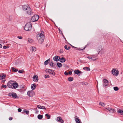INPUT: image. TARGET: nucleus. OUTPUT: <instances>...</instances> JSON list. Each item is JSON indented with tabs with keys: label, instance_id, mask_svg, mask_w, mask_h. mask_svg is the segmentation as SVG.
Masks as SVG:
<instances>
[{
	"label": "nucleus",
	"instance_id": "nucleus-44",
	"mask_svg": "<svg viewBox=\"0 0 123 123\" xmlns=\"http://www.w3.org/2000/svg\"><path fill=\"white\" fill-rule=\"evenodd\" d=\"M64 74L66 75H68V73L67 71H66L64 73Z\"/></svg>",
	"mask_w": 123,
	"mask_h": 123
},
{
	"label": "nucleus",
	"instance_id": "nucleus-14",
	"mask_svg": "<svg viewBox=\"0 0 123 123\" xmlns=\"http://www.w3.org/2000/svg\"><path fill=\"white\" fill-rule=\"evenodd\" d=\"M6 76V75L4 74H0V79L2 80L4 79Z\"/></svg>",
	"mask_w": 123,
	"mask_h": 123
},
{
	"label": "nucleus",
	"instance_id": "nucleus-54",
	"mask_svg": "<svg viewBox=\"0 0 123 123\" xmlns=\"http://www.w3.org/2000/svg\"><path fill=\"white\" fill-rule=\"evenodd\" d=\"M82 72L81 71H79V74H82Z\"/></svg>",
	"mask_w": 123,
	"mask_h": 123
},
{
	"label": "nucleus",
	"instance_id": "nucleus-45",
	"mask_svg": "<svg viewBox=\"0 0 123 123\" xmlns=\"http://www.w3.org/2000/svg\"><path fill=\"white\" fill-rule=\"evenodd\" d=\"M104 52L103 50H101V54H103L104 53Z\"/></svg>",
	"mask_w": 123,
	"mask_h": 123
},
{
	"label": "nucleus",
	"instance_id": "nucleus-31",
	"mask_svg": "<svg viewBox=\"0 0 123 123\" xmlns=\"http://www.w3.org/2000/svg\"><path fill=\"white\" fill-rule=\"evenodd\" d=\"M68 80L69 81H72L73 80V78L72 77H70L68 78Z\"/></svg>",
	"mask_w": 123,
	"mask_h": 123
},
{
	"label": "nucleus",
	"instance_id": "nucleus-16",
	"mask_svg": "<svg viewBox=\"0 0 123 123\" xmlns=\"http://www.w3.org/2000/svg\"><path fill=\"white\" fill-rule=\"evenodd\" d=\"M59 60H60V61L62 63L65 62L66 61L65 58L64 57L60 58Z\"/></svg>",
	"mask_w": 123,
	"mask_h": 123
},
{
	"label": "nucleus",
	"instance_id": "nucleus-20",
	"mask_svg": "<svg viewBox=\"0 0 123 123\" xmlns=\"http://www.w3.org/2000/svg\"><path fill=\"white\" fill-rule=\"evenodd\" d=\"M50 59H49L46 61H45L44 63V64L45 65H46L47 64H48L49 63V62L50 60Z\"/></svg>",
	"mask_w": 123,
	"mask_h": 123
},
{
	"label": "nucleus",
	"instance_id": "nucleus-22",
	"mask_svg": "<svg viewBox=\"0 0 123 123\" xmlns=\"http://www.w3.org/2000/svg\"><path fill=\"white\" fill-rule=\"evenodd\" d=\"M109 111L110 112H112L113 113H114L115 112V111L114 109L110 108Z\"/></svg>",
	"mask_w": 123,
	"mask_h": 123
},
{
	"label": "nucleus",
	"instance_id": "nucleus-21",
	"mask_svg": "<svg viewBox=\"0 0 123 123\" xmlns=\"http://www.w3.org/2000/svg\"><path fill=\"white\" fill-rule=\"evenodd\" d=\"M75 120L76 123H81V121H80V119H79L78 118H76Z\"/></svg>",
	"mask_w": 123,
	"mask_h": 123
},
{
	"label": "nucleus",
	"instance_id": "nucleus-32",
	"mask_svg": "<svg viewBox=\"0 0 123 123\" xmlns=\"http://www.w3.org/2000/svg\"><path fill=\"white\" fill-rule=\"evenodd\" d=\"M117 112L120 113L121 114H123V111L119 109L118 111Z\"/></svg>",
	"mask_w": 123,
	"mask_h": 123
},
{
	"label": "nucleus",
	"instance_id": "nucleus-11",
	"mask_svg": "<svg viewBox=\"0 0 123 123\" xmlns=\"http://www.w3.org/2000/svg\"><path fill=\"white\" fill-rule=\"evenodd\" d=\"M103 85L104 86H107L108 84V81L106 79H104L103 80Z\"/></svg>",
	"mask_w": 123,
	"mask_h": 123
},
{
	"label": "nucleus",
	"instance_id": "nucleus-43",
	"mask_svg": "<svg viewBox=\"0 0 123 123\" xmlns=\"http://www.w3.org/2000/svg\"><path fill=\"white\" fill-rule=\"evenodd\" d=\"M22 110L20 108H19L18 109V111L19 112H20Z\"/></svg>",
	"mask_w": 123,
	"mask_h": 123
},
{
	"label": "nucleus",
	"instance_id": "nucleus-9",
	"mask_svg": "<svg viewBox=\"0 0 123 123\" xmlns=\"http://www.w3.org/2000/svg\"><path fill=\"white\" fill-rule=\"evenodd\" d=\"M56 120L57 121L61 123H63L64 122L63 120L62 119V118L60 117H57L56 118Z\"/></svg>",
	"mask_w": 123,
	"mask_h": 123
},
{
	"label": "nucleus",
	"instance_id": "nucleus-23",
	"mask_svg": "<svg viewBox=\"0 0 123 123\" xmlns=\"http://www.w3.org/2000/svg\"><path fill=\"white\" fill-rule=\"evenodd\" d=\"M57 65L59 68H61L62 66V63L59 62H57Z\"/></svg>",
	"mask_w": 123,
	"mask_h": 123
},
{
	"label": "nucleus",
	"instance_id": "nucleus-24",
	"mask_svg": "<svg viewBox=\"0 0 123 123\" xmlns=\"http://www.w3.org/2000/svg\"><path fill=\"white\" fill-rule=\"evenodd\" d=\"M43 115L40 114H39L37 116V118L39 119H42L43 118Z\"/></svg>",
	"mask_w": 123,
	"mask_h": 123
},
{
	"label": "nucleus",
	"instance_id": "nucleus-57",
	"mask_svg": "<svg viewBox=\"0 0 123 123\" xmlns=\"http://www.w3.org/2000/svg\"><path fill=\"white\" fill-rule=\"evenodd\" d=\"M7 46V48H9V46Z\"/></svg>",
	"mask_w": 123,
	"mask_h": 123
},
{
	"label": "nucleus",
	"instance_id": "nucleus-1",
	"mask_svg": "<svg viewBox=\"0 0 123 123\" xmlns=\"http://www.w3.org/2000/svg\"><path fill=\"white\" fill-rule=\"evenodd\" d=\"M37 37L39 43L40 44L42 43L43 42L44 38L43 32L42 31L41 33L37 34Z\"/></svg>",
	"mask_w": 123,
	"mask_h": 123
},
{
	"label": "nucleus",
	"instance_id": "nucleus-52",
	"mask_svg": "<svg viewBox=\"0 0 123 123\" xmlns=\"http://www.w3.org/2000/svg\"><path fill=\"white\" fill-rule=\"evenodd\" d=\"M96 59H95V58L93 57H92V60L94 61V60H96Z\"/></svg>",
	"mask_w": 123,
	"mask_h": 123
},
{
	"label": "nucleus",
	"instance_id": "nucleus-28",
	"mask_svg": "<svg viewBox=\"0 0 123 123\" xmlns=\"http://www.w3.org/2000/svg\"><path fill=\"white\" fill-rule=\"evenodd\" d=\"M83 69L84 70H86L88 71H90V68L87 67H85L83 68Z\"/></svg>",
	"mask_w": 123,
	"mask_h": 123
},
{
	"label": "nucleus",
	"instance_id": "nucleus-50",
	"mask_svg": "<svg viewBox=\"0 0 123 123\" xmlns=\"http://www.w3.org/2000/svg\"><path fill=\"white\" fill-rule=\"evenodd\" d=\"M36 114H37L38 112V111L37 110V108H36Z\"/></svg>",
	"mask_w": 123,
	"mask_h": 123
},
{
	"label": "nucleus",
	"instance_id": "nucleus-46",
	"mask_svg": "<svg viewBox=\"0 0 123 123\" xmlns=\"http://www.w3.org/2000/svg\"><path fill=\"white\" fill-rule=\"evenodd\" d=\"M110 108H109V107L106 108H105V110H108V111H109Z\"/></svg>",
	"mask_w": 123,
	"mask_h": 123
},
{
	"label": "nucleus",
	"instance_id": "nucleus-56",
	"mask_svg": "<svg viewBox=\"0 0 123 123\" xmlns=\"http://www.w3.org/2000/svg\"><path fill=\"white\" fill-rule=\"evenodd\" d=\"M60 51H61V52L62 53L63 52V50H62L61 49V50H60Z\"/></svg>",
	"mask_w": 123,
	"mask_h": 123
},
{
	"label": "nucleus",
	"instance_id": "nucleus-38",
	"mask_svg": "<svg viewBox=\"0 0 123 123\" xmlns=\"http://www.w3.org/2000/svg\"><path fill=\"white\" fill-rule=\"evenodd\" d=\"M114 89V90L117 91L119 89L117 87H114L113 88Z\"/></svg>",
	"mask_w": 123,
	"mask_h": 123
},
{
	"label": "nucleus",
	"instance_id": "nucleus-49",
	"mask_svg": "<svg viewBox=\"0 0 123 123\" xmlns=\"http://www.w3.org/2000/svg\"><path fill=\"white\" fill-rule=\"evenodd\" d=\"M3 48L4 49H6V48H7L6 46H4L3 47Z\"/></svg>",
	"mask_w": 123,
	"mask_h": 123
},
{
	"label": "nucleus",
	"instance_id": "nucleus-51",
	"mask_svg": "<svg viewBox=\"0 0 123 123\" xmlns=\"http://www.w3.org/2000/svg\"><path fill=\"white\" fill-rule=\"evenodd\" d=\"M68 73L69 74H72V72L71 71H69L68 72Z\"/></svg>",
	"mask_w": 123,
	"mask_h": 123
},
{
	"label": "nucleus",
	"instance_id": "nucleus-35",
	"mask_svg": "<svg viewBox=\"0 0 123 123\" xmlns=\"http://www.w3.org/2000/svg\"><path fill=\"white\" fill-rule=\"evenodd\" d=\"M24 112L26 113V114L28 115L29 113V111H26L25 110H24Z\"/></svg>",
	"mask_w": 123,
	"mask_h": 123
},
{
	"label": "nucleus",
	"instance_id": "nucleus-58",
	"mask_svg": "<svg viewBox=\"0 0 123 123\" xmlns=\"http://www.w3.org/2000/svg\"><path fill=\"white\" fill-rule=\"evenodd\" d=\"M85 49V48H84L83 49H82V50H83V49Z\"/></svg>",
	"mask_w": 123,
	"mask_h": 123
},
{
	"label": "nucleus",
	"instance_id": "nucleus-10",
	"mask_svg": "<svg viewBox=\"0 0 123 123\" xmlns=\"http://www.w3.org/2000/svg\"><path fill=\"white\" fill-rule=\"evenodd\" d=\"M12 86L14 89H16L18 87V85L17 83L14 81H13V84H12Z\"/></svg>",
	"mask_w": 123,
	"mask_h": 123
},
{
	"label": "nucleus",
	"instance_id": "nucleus-4",
	"mask_svg": "<svg viewBox=\"0 0 123 123\" xmlns=\"http://www.w3.org/2000/svg\"><path fill=\"white\" fill-rule=\"evenodd\" d=\"M39 16L37 15H35L31 18V21L33 22L36 21H37L38 19Z\"/></svg>",
	"mask_w": 123,
	"mask_h": 123
},
{
	"label": "nucleus",
	"instance_id": "nucleus-2",
	"mask_svg": "<svg viewBox=\"0 0 123 123\" xmlns=\"http://www.w3.org/2000/svg\"><path fill=\"white\" fill-rule=\"evenodd\" d=\"M32 25L31 23H27L25 26V30L27 31H30L32 28Z\"/></svg>",
	"mask_w": 123,
	"mask_h": 123
},
{
	"label": "nucleus",
	"instance_id": "nucleus-59",
	"mask_svg": "<svg viewBox=\"0 0 123 123\" xmlns=\"http://www.w3.org/2000/svg\"><path fill=\"white\" fill-rule=\"evenodd\" d=\"M72 46L73 47H74L73 46Z\"/></svg>",
	"mask_w": 123,
	"mask_h": 123
},
{
	"label": "nucleus",
	"instance_id": "nucleus-34",
	"mask_svg": "<svg viewBox=\"0 0 123 123\" xmlns=\"http://www.w3.org/2000/svg\"><path fill=\"white\" fill-rule=\"evenodd\" d=\"M45 116L47 117V118L48 119H50V116L48 114H46L45 115Z\"/></svg>",
	"mask_w": 123,
	"mask_h": 123
},
{
	"label": "nucleus",
	"instance_id": "nucleus-41",
	"mask_svg": "<svg viewBox=\"0 0 123 123\" xmlns=\"http://www.w3.org/2000/svg\"><path fill=\"white\" fill-rule=\"evenodd\" d=\"M87 58L89 59L90 60H92V57H91V56H88L87 57Z\"/></svg>",
	"mask_w": 123,
	"mask_h": 123
},
{
	"label": "nucleus",
	"instance_id": "nucleus-55",
	"mask_svg": "<svg viewBox=\"0 0 123 123\" xmlns=\"http://www.w3.org/2000/svg\"><path fill=\"white\" fill-rule=\"evenodd\" d=\"M2 45L1 44H0V48H2Z\"/></svg>",
	"mask_w": 123,
	"mask_h": 123
},
{
	"label": "nucleus",
	"instance_id": "nucleus-25",
	"mask_svg": "<svg viewBox=\"0 0 123 123\" xmlns=\"http://www.w3.org/2000/svg\"><path fill=\"white\" fill-rule=\"evenodd\" d=\"M79 70H75L74 71V72L75 74L78 75H79Z\"/></svg>",
	"mask_w": 123,
	"mask_h": 123
},
{
	"label": "nucleus",
	"instance_id": "nucleus-15",
	"mask_svg": "<svg viewBox=\"0 0 123 123\" xmlns=\"http://www.w3.org/2000/svg\"><path fill=\"white\" fill-rule=\"evenodd\" d=\"M11 95L12 98H15L18 97L16 93H15L12 92L11 93Z\"/></svg>",
	"mask_w": 123,
	"mask_h": 123
},
{
	"label": "nucleus",
	"instance_id": "nucleus-12",
	"mask_svg": "<svg viewBox=\"0 0 123 123\" xmlns=\"http://www.w3.org/2000/svg\"><path fill=\"white\" fill-rule=\"evenodd\" d=\"M33 80L34 81L37 82L38 80V78L37 75H34L33 77Z\"/></svg>",
	"mask_w": 123,
	"mask_h": 123
},
{
	"label": "nucleus",
	"instance_id": "nucleus-8",
	"mask_svg": "<svg viewBox=\"0 0 123 123\" xmlns=\"http://www.w3.org/2000/svg\"><path fill=\"white\" fill-rule=\"evenodd\" d=\"M27 95L29 97H32L35 95V93L33 91L31 90L28 91L27 92Z\"/></svg>",
	"mask_w": 123,
	"mask_h": 123
},
{
	"label": "nucleus",
	"instance_id": "nucleus-5",
	"mask_svg": "<svg viewBox=\"0 0 123 123\" xmlns=\"http://www.w3.org/2000/svg\"><path fill=\"white\" fill-rule=\"evenodd\" d=\"M22 8L24 11L26 12V10H28L29 11H31V8L30 7L27 5L23 6Z\"/></svg>",
	"mask_w": 123,
	"mask_h": 123
},
{
	"label": "nucleus",
	"instance_id": "nucleus-6",
	"mask_svg": "<svg viewBox=\"0 0 123 123\" xmlns=\"http://www.w3.org/2000/svg\"><path fill=\"white\" fill-rule=\"evenodd\" d=\"M112 74L115 76H117L119 74V71L117 70H116L115 69H113L112 71Z\"/></svg>",
	"mask_w": 123,
	"mask_h": 123
},
{
	"label": "nucleus",
	"instance_id": "nucleus-27",
	"mask_svg": "<svg viewBox=\"0 0 123 123\" xmlns=\"http://www.w3.org/2000/svg\"><path fill=\"white\" fill-rule=\"evenodd\" d=\"M30 50L32 51H35L36 50L35 48L33 47H31Z\"/></svg>",
	"mask_w": 123,
	"mask_h": 123
},
{
	"label": "nucleus",
	"instance_id": "nucleus-19",
	"mask_svg": "<svg viewBox=\"0 0 123 123\" xmlns=\"http://www.w3.org/2000/svg\"><path fill=\"white\" fill-rule=\"evenodd\" d=\"M25 12L27 14H31V13H32V11L31 8V11H29L28 10H26Z\"/></svg>",
	"mask_w": 123,
	"mask_h": 123
},
{
	"label": "nucleus",
	"instance_id": "nucleus-26",
	"mask_svg": "<svg viewBox=\"0 0 123 123\" xmlns=\"http://www.w3.org/2000/svg\"><path fill=\"white\" fill-rule=\"evenodd\" d=\"M11 69L13 71H14L15 72H16L18 70L17 69H16L14 67L12 68Z\"/></svg>",
	"mask_w": 123,
	"mask_h": 123
},
{
	"label": "nucleus",
	"instance_id": "nucleus-39",
	"mask_svg": "<svg viewBox=\"0 0 123 123\" xmlns=\"http://www.w3.org/2000/svg\"><path fill=\"white\" fill-rule=\"evenodd\" d=\"M1 89L2 88V87L4 88H6V85H3L1 86Z\"/></svg>",
	"mask_w": 123,
	"mask_h": 123
},
{
	"label": "nucleus",
	"instance_id": "nucleus-17",
	"mask_svg": "<svg viewBox=\"0 0 123 123\" xmlns=\"http://www.w3.org/2000/svg\"><path fill=\"white\" fill-rule=\"evenodd\" d=\"M36 86L34 84H32L31 85V88L32 90H33L35 89Z\"/></svg>",
	"mask_w": 123,
	"mask_h": 123
},
{
	"label": "nucleus",
	"instance_id": "nucleus-3",
	"mask_svg": "<svg viewBox=\"0 0 123 123\" xmlns=\"http://www.w3.org/2000/svg\"><path fill=\"white\" fill-rule=\"evenodd\" d=\"M45 71L47 73H49L51 75L54 76L55 75V73L53 70L47 69H46Z\"/></svg>",
	"mask_w": 123,
	"mask_h": 123
},
{
	"label": "nucleus",
	"instance_id": "nucleus-48",
	"mask_svg": "<svg viewBox=\"0 0 123 123\" xmlns=\"http://www.w3.org/2000/svg\"><path fill=\"white\" fill-rule=\"evenodd\" d=\"M12 119V117H10L9 118V120H11Z\"/></svg>",
	"mask_w": 123,
	"mask_h": 123
},
{
	"label": "nucleus",
	"instance_id": "nucleus-13",
	"mask_svg": "<svg viewBox=\"0 0 123 123\" xmlns=\"http://www.w3.org/2000/svg\"><path fill=\"white\" fill-rule=\"evenodd\" d=\"M59 59H60V57L58 56H55L53 58L54 60L56 62L58 61Z\"/></svg>",
	"mask_w": 123,
	"mask_h": 123
},
{
	"label": "nucleus",
	"instance_id": "nucleus-33",
	"mask_svg": "<svg viewBox=\"0 0 123 123\" xmlns=\"http://www.w3.org/2000/svg\"><path fill=\"white\" fill-rule=\"evenodd\" d=\"M28 40L30 43H32L33 42V40L31 38H29L28 39Z\"/></svg>",
	"mask_w": 123,
	"mask_h": 123
},
{
	"label": "nucleus",
	"instance_id": "nucleus-29",
	"mask_svg": "<svg viewBox=\"0 0 123 123\" xmlns=\"http://www.w3.org/2000/svg\"><path fill=\"white\" fill-rule=\"evenodd\" d=\"M102 46H100L98 47L97 49V50L98 51H99L101 49L102 50Z\"/></svg>",
	"mask_w": 123,
	"mask_h": 123
},
{
	"label": "nucleus",
	"instance_id": "nucleus-53",
	"mask_svg": "<svg viewBox=\"0 0 123 123\" xmlns=\"http://www.w3.org/2000/svg\"><path fill=\"white\" fill-rule=\"evenodd\" d=\"M24 86L23 85H21V88H24Z\"/></svg>",
	"mask_w": 123,
	"mask_h": 123
},
{
	"label": "nucleus",
	"instance_id": "nucleus-18",
	"mask_svg": "<svg viewBox=\"0 0 123 123\" xmlns=\"http://www.w3.org/2000/svg\"><path fill=\"white\" fill-rule=\"evenodd\" d=\"M37 107L39 109H46L45 107L43 106H42L40 105H38L37 106Z\"/></svg>",
	"mask_w": 123,
	"mask_h": 123
},
{
	"label": "nucleus",
	"instance_id": "nucleus-47",
	"mask_svg": "<svg viewBox=\"0 0 123 123\" xmlns=\"http://www.w3.org/2000/svg\"><path fill=\"white\" fill-rule=\"evenodd\" d=\"M18 72L20 73H23V71L22 70H19L18 71Z\"/></svg>",
	"mask_w": 123,
	"mask_h": 123
},
{
	"label": "nucleus",
	"instance_id": "nucleus-36",
	"mask_svg": "<svg viewBox=\"0 0 123 123\" xmlns=\"http://www.w3.org/2000/svg\"><path fill=\"white\" fill-rule=\"evenodd\" d=\"M49 65L50 66H51L52 67H53L54 66L53 63L52 62H50Z\"/></svg>",
	"mask_w": 123,
	"mask_h": 123
},
{
	"label": "nucleus",
	"instance_id": "nucleus-37",
	"mask_svg": "<svg viewBox=\"0 0 123 123\" xmlns=\"http://www.w3.org/2000/svg\"><path fill=\"white\" fill-rule=\"evenodd\" d=\"M99 105L103 106H105V104L104 103L101 102L100 103Z\"/></svg>",
	"mask_w": 123,
	"mask_h": 123
},
{
	"label": "nucleus",
	"instance_id": "nucleus-42",
	"mask_svg": "<svg viewBox=\"0 0 123 123\" xmlns=\"http://www.w3.org/2000/svg\"><path fill=\"white\" fill-rule=\"evenodd\" d=\"M17 38H18V39H22L23 38V37H22L21 36H18L17 37Z\"/></svg>",
	"mask_w": 123,
	"mask_h": 123
},
{
	"label": "nucleus",
	"instance_id": "nucleus-30",
	"mask_svg": "<svg viewBox=\"0 0 123 123\" xmlns=\"http://www.w3.org/2000/svg\"><path fill=\"white\" fill-rule=\"evenodd\" d=\"M64 48L65 49L67 50H69L70 48V46H68V45H66L64 46Z\"/></svg>",
	"mask_w": 123,
	"mask_h": 123
},
{
	"label": "nucleus",
	"instance_id": "nucleus-40",
	"mask_svg": "<svg viewBox=\"0 0 123 123\" xmlns=\"http://www.w3.org/2000/svg\"><path fill=\"white\" fill-rule=\"evenodd\" d=\"M45 78H49V76L48 75H45Z\"/></svg>",
	"mask_w": 123,
	"mask_h": 123
},
{
	"label": "nucleus",
	"instance_id": "nucleus-7",
	"mask_svg": "<svg viewBox=\"0 0 123 123\" xmlns=\"http://www.w3.org/2000/svg\"><path fill=\"white\" fill-rule=\"evenodd\" d=\"M13 84V81L10 80L8 82L7 84V86L9 88H12Z\"/></svg>",
	"mask_w": 123,
	"mask_h": 123
}]
</instances>
